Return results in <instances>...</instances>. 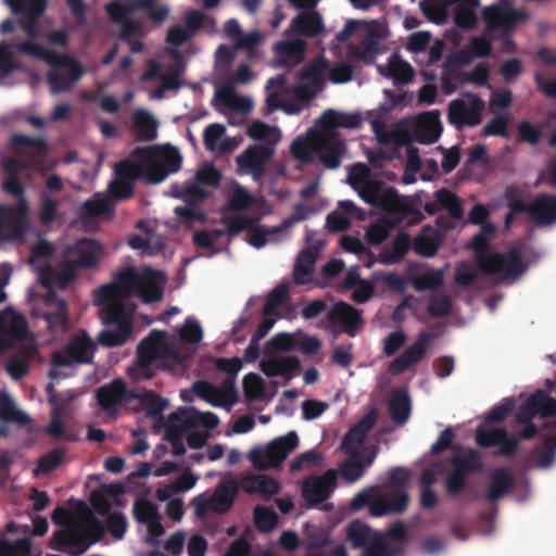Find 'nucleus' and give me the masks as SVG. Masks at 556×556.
I'll list each match as a JSON object with an SVG mask.
<instances>
[{
	"label": "nucleus",
	"mask_w": 556,
	"mask_h": 556,
	"mask_svg": "<svg viewBox=\"0 0 556 556\" xmlns=\"http://www.w3.org/2000/svg\"><path fill=\"white\" fill-rule=\"evenodd\" d=\"M139 278L140 275L132 267L124 268L111 283L99 289L96 303L99 318L105 327L97 337L100 345L121 346L131 337L132 309H127L126 301L135 295Z\"/></svg>",
	"instance_id": "obj_1"
},
{
	"label": "nucleus",
	"mask_w": 556,
	"mask_h": 556,
	"mask_svg": "<svg viewBox=\"0 0 556 556\" xmlns=\"http://www.w3.org/2000/svg\"><path fill=\"white\" fill-rule=\"evenodd\" d=\"M346 150L345 142L339 132L329 130L309 129L304 137L293 140L290 151L303 164H311L318 155L319 162L328 169H336L341 165L342 156Z\"/></svg>",
	"instance_id": "obj_2"
},
{
	"label": "nucleus",
	"mask_w": 556,
	"mask_h": 556,
	"mask_svg": "<svg viewBox=\"0 0 556 556\" xmlns=\"http://www.w3.org/2000/svg\"><path fill=\"white\" fill-rule=\"evenodd\" d=\"M488 247L489 240L479 232L470 241V248L475 251L477 267L482 274L517 278L526 271L527 266L517 249H510L506 253H485Z\"/></svg>",
	"instance_id": "obj_3"
},
{
	"label": "nucleus",
	"mask_w": 556,
	"mask_h": 556,
	"mask_svg": "<svg viewBox=\"0 0 556 556\" xmlns=\"http://www.w3.org/2000/svg\"><path fill=\"white\" fill-rule=\"evenodd\" d=\"M115 180L110 185L112 194L117 200L130 199L134 195V182L144 180L148 184H159L166 178V172L161 167H151L142 163L124 159L114 166Z\"/></svg>",
	"instance_id": "obj_4"
},
{
	"label": "nucleus",
	"mask_w": 556,
	"mask_h": 556,
	"mask_svg": "<svg viewBox=\"0 0 556 556\" xmlns=\"http://www.w3.org/2000/svg\"><path fill=\"white\" fill-rule=\"evenodd\" d=\"M104 535V527L96 518H91L87 528L79 523H70L64 529L54 532L53 540L58 544L54 548L66 552L71 556H79L89 546L99 542Z\"/></svg>",
	"instance_id": "obj_5"
},
{
	"label": "nucleus",
	"mask_w": 556,
	"mask_h": 556,
	"mask_svg": "<svg viewBox=\"0 0 556 556\" xmlns=\"http://www.w3.org/2000/svg\"><path fill=\"white\" fill-rule=\"evenodd\" d=\"M346 538L353 548H362V556H403L404 548L391 544L380 532L367 523L353 520L346 528Z\"/></svg>",
	"instance_id": "obj_6"
},
{
	"label": "nucleus",
	"mask_w": 556,
	"mask_h": 556,
	"mask_svg": "<svg viewBox=\"0 0 556 556\" xmlns=\"http://www.w3.org/2000/svg\"><path fill=\"white\" fill-rule=\"evenodd\" d=\"M166 333L161 330H152L148 337L140 341L136 351V361L128 367L127 375L135 381L152 379L157 369H161V346Z\"/></svg>",
	"instance_id": "obj_7"
},
{
	"label": "nucleus",
	"mask_w": 556,
	"mask_h": 556,
	"mask_svg": "<svg viewBox=\"0 0 556 556\" xmlns=\"http://www.w3.org/2000/svg\"><path fill=\"white\" fill-rule=\"evenodd\" d=\"M452 451L453 455L447 459L452 470L445 477L444 489L450 497H456L466 489L467 476L480 471L483 463L479 452L473 448L462 451L456 445Z\"/></svg>",
	"instance_id": "obj_8"
},
{
	"label": "nucleus",
	"mask_w": 556,
	"mask_h": 556,
	"mask_svg": "<svg viewBox=\"0 0 556 556\" xmlns=\"http://www.w3.org/2000/svg\"><path fill=\"white\" fill-rule=\"evenodd\" d=\"M14 15L18 16L17 24L20 28L30 38L36 39L41 36L38 22L48 7V0H3ZM16 22L7 18L0 24V33L5 35L13 33Z\"/></svg>",
	"instance_id": "obj_9"
},
{
	"label": "nucleus",
	"mask_w": 556,
	"mask_h": 556,
	"mask_svg": "<svg viewBox=\"0 0 556 556\" xmlns=\"http://www.w3.org/2000/svg\"><path fill=\"white\" fill-rule=\"evenodd\" d=\"M365 203L381 211L393 223H401L406 216L419 212L412 207L407 199L386 182L371 184L366 191Z\"/></svg>",
	"instance_id": "obj_10"
},
{
	"label": "nucleus",
	"mask_w": 556,
	"mask_h": 556,
	"mask_svg": "<svg viewBox=\"0 0 556 556\" xmlns=\"http://www.w3.org/2000/svg\"><path fill=\"white\" fill-rule=\"evenodd\" d=\"M299 445L295 431L271 441L265 448L256 447L249 453V459L256 469L276 468L287 458L288 454Z\"/></svg>",
	"instance_id": "obj_11"
},
{
	"label": "nucleus",
	"mask_w": 556,
	"mask_h": 556,
	"mask_svg": "<svg viewBox=\"0 0 556 556\" xmlns=\"http://www.w3.org/2000/svg\"><path fill=\"white\" fill-rule=\"evenodd\" d=\"M484 101L475 93H466L448 104L447 118L456 129L473 127L481 123Z\"/></svg>",
	"instance_id": "obj_12"
},
{
	"label": "nucleus",
	"mask_w": 556,
	"mask_h": 556,
	"mask_svg": "<svg viewBox=\"0 0 556 556\" xmlns=\"http://www.w3.org/2000/svg\"><path fill=\"white\" fill-rule=\"evenodd\" d=\"M96 350L94 342L83 330L74 336L65 349L52 354L51 364L54 367H71L74 364H89Z\"/></svg>",
	"instance_id": "obj_13"
},
{
	"label": "nucleus",
	"mask_w": 556,
	"mask_h": 556,
	"mask_svg": "<svg viewBox=\"0 0 556 556\" xmlns=\"http://www.w3.org/2000/svg\"><path fill=\"white\" fill-rule=\"evenodd\" d=\"M328 328L332 332H344L355 337L363 325L362 311L351 304L339 301L327 311Z\"/></svg>",
	"instance_id": "obj_14"
},
{
	"label": "nucleus",
	"mask_w": 556,
	"mask_h": 556,
	"mask_svg": "<svg viewBox=\"0 0 556 556\" xmlns=\"http://www.w3.org/2000/svg\"><path fill=\"white\" fill-rule=\"evenodd\" d=\"M135 396L134 389H128L121 378L103 384L96 392L98 405L109 415L116 414L118 407L129 404Z\"/></svg>",
	"instance_id": "obj_15"
},
{
	"label": "nucleus",
	"mask_w": 556,
	"mask_h": 556,
	"mask_svg": "<svg viewBox=\"0 0 556 556\" xmlns=\"http://www.w3.org/2000/svg\"><path fill=\"white\" fill-rule=\"evenodd\" d=\"M338 472L328 469L319 477L307 478L302 488L303 498L312 506L325 502L337 484Z\"/></svg>",
	"instance_id": "obj_16"
},
{
	"label": "nucleus",
	"mask_w": 556,
	"mask_h": 556,
	"mask_svg": "<svg viewBox=\"0 0 556 556\" xmlns=\"http://www.w3.org/2000/svg\"><path fill=\"white\" fill-rule=\"evenodd\" d=\"M239 489V483L233 479H228L222 482L210 501H203L197 505V513L202 515L207 509L218 514L227 513L231 508Z\"/></svg>",
	"instance_id": "obj_17"
},
{
	"label": "nucleus",
	"mask_w": 556,
	"mask_h": 556,
	"mask_svg": "<svg viewBox=\"0 0 556 556\" xmlns=\"http://www.w3.org/2000/svg\"><path fill=\"white\" fill-rule=\"evenodd\" d=\"M348 457L339 464L338 471L341 478L353 483L359 480L365 471L374 464L377 448L367 450L364 453H345Z\"/></svg>",
	"instance_id": "obj_18"
},
{
	"label": "nucleus",
	"mask_w": 556,
	"mask_h": 556,
	"mask_svg": "<svg viewBox=\"0 0 556 556\" xmlns=\"http://www.w3.org/2000/svg\"><path fill=\"white\" fill-rule=\"evenodd\" d=\"M376 421L377 410L372 409L348 430L341 441L340 450L344 453H361L358 447L365 442Z\"/></svg>",
	"instance_id": "obj_19"
},
{
	"label": "nucleus",
	"mask_w": 556,
	"mask_h": 556,
	"mask_svg": "<svg viewBox=\"0 0 556 556\" xmlns=\"http://www.w3.org/2000/svg\"><path fill=\"white\" fill-rule=\"evenodd\" d=\"M338 206L342 212L332 211L326 217L325 227L329 232L334 233L348 230L351 226L349 217L356 218L357 220H364L366 218L365 211L358 207L353 201H339Z\"/></svg>",
	"instance_id": "obj_20"
},
{
	"label": "nucleus",
	"mask_w": 556,
	"mask_h": 556,
	"mask_svg": "<svg viewBox=\"0 0 556 556\" xmlns=\"http://www.w3.org/2000/svg\"><path fill=\"white\" fill-rule=\"evenodd\" d=\"M535 225L540 227L556 224V194L539 193L529 203L526 212Z\"/></svg>",
	"instance_id": "obj_21"
},
{
	"label": "nucleus",
	"mask_w": 556,
	"mask_h": 556,
	"mask_svg": "<svg viewBox=\"0 0 556 556\" xmlns=\"http://www.w3.org/2000/svg\"><path fill=\"white\" fill-rule=\"evenodd\" d=\"M409 503L406 490H393L386 495H380L369 506L370 515L382 517L389 514H403Z\"/></svg>",
	"instance_id": "obj_22"
},
{
	"label": "nucleus",
	"mask_w": 556,
	"mask_h": 556,
	"mask_svg": "<svg viewBox=\"0 0 556 556\" xmlns=\"http://www.w3.org/2000/svg\"><path fill=\"white\" fill-rule=\"evenodd\" d=\"M49 64L55 66H67L66 73H62L56 70H52L48 73L47 79L53 93L67 91L71 89L72 85L76 83L84 74L81 64L68 56L66 61Z\"/></svg>",
	"instance_id": "obj_23"
},
{
	"label": "nucleus",
	"mask_w": 556,
	"mask_h": 556,
	"mask_svg": "<svg viewBox=\"0 0 556 556\" xmlns=\"http://www.w3.org/2000/svg\"><path fill=\"white\" fill-rule=\"evenodd\" d=\"M43 302L46 306L58 308V313H43L42 317L47 321L48 328L53 333H63L70 328V315L66 301L61 299L56 292L49 291Z\"/></svg>",
	"instance_id": "obj_24"
},
{
	"label": "nucleus",
	"mask_w": 556,
	"mask_h": 556,
	"mask_svg": "<svg viewBox=\"0 0 556 556\" xmlns=\"http://www.w3.org/2000/svg\"><path fill=\"white\" fill-rule=\"evenodd\" d=\"M429 339L430 337L428 333H421L416 342L390 363L388 368L389 372L392 376H399L412 365L419 362L427 351Z\"/></svg>",
	"instance_id": "obj_25"
},
{
	"label": "nucleus",
	"mask_w": 556,
	"mask_h": 556,
	"mask_svg": "<svg viewBox=\"0 0 556 556\" xmlns=\"http://www.w3.org/2000/svg\"><path fill=\"white\" fill-rule=\"evenodd\" d=\"M273 154L274 148L270 146H251L237 156V164L241 168H249L254 176H260Z\"/></svg>",
	"instance_id": "obj_26"
},
{
	"label": "nucleus",
	"mask_w": 556,
	"mask_h": 556,
	"mask_svg": "<svg viewBox=\"0 0 556 556\" xmlns=\"http://www.w3.org/2000/svg\"><path fill=\"white\" fill-rule=\"evenodd\" d=\"M306 43L301 39L279 41L275 45L277 67H294L304 61Z\"/></svg>",
	"instance_id": "obj_27"
},
{
	"label": "nucleus",
	"mask_w": 556,
	"mask_h": 556,
	"mask_svg": "<svg viewBox=\"0 0 556 556\" xmlns=\"http://www.w3.org/2000/svg\"><path fill=\"white\" fill-rule=\"evenodd\" d=\"M523 12L515 9H504L491 5L483 9L482 16L490 30L509 29L523 16Z\"/></svg>",
	"instance_id": "obj_28"
},
{
	"label": "nucleus",
	"mask_w": 556,
	"mask_h": 556,
	"mask_svg": "<svg viewBox=\"0 0 556 556\" xmlns=\"http://www.w3.org/2000/svg\"><path fill=\"white\" fill-rule=\"evenodd\" d=\"M238 483L248 494H260L264 500H269L280 491L279 482L266 475H244Z\"/></svg>",
	"instance_id": "obj_29"
},
{
	"label": "nucleus",
	"mask_w": 556,
	"mask_h": 556,
	"mask_svg": "<svg viewBox=\"0 0 556 556\" xmlns=\"http://www.w3.org/2000/svg\"><path fill=\"white\" fill-rule=\"evenodd\" d=\"M300 366V359L293 355L263 359L260 363V369L265 376L269 378L282 377L286 383L293 378L294 372L299 370Z\"/></svg>",
	"instance_id": "obj_30"
},
{
	"label": "nucleus",
	"mask_w": 556,
	"mask_h": 556,
	"mask_svg": "<svg viewBox=\"0 0 556 556\" xmlns=\"http://www.w3.org/2000/svg\"><path fill=\"white\" fill-rule=\"evenodd\" d=\"M321 248L323 241H318L315 247L305 248L299 253L292 273L295 285L303 286L311 282L314 265Z\"/></svg>",
	"instance_id": "obj_31"
},
{
	"label": "nucleus",
	"mask_w": 556,
	"mask_h": 556,
	"mask_svg": "<svg viewBox=\"0 0 556 556\" xmlns=\"http://www.w3.org/2000/svg\"><path fill=\"white\" fill-rule=\"evenodd\" d=\"M102 248L101 245L91 239L78 240L73 247L68 249V252L75 256L71 260L78 268H93L97 266Z\"/></svg>",
	"instance_id": "obj_32"
},
{
	"label": "nucleus",
	"mask_w": 556,
	"mask_h": 556,
	"mask_svg": "<svg viewBox=\"0 0 556 556\" xmlns=\"http://www.w3.org/2000/svg\"><path fill=\"white\" fill-rule=\"evenodd\" d=\"M317 125L321 130L338 132V128L355 129L362 124L359 114H346L336 110H326L317 119Z\"/></svg>",
	"instance_id": "obj_33"
},
{
	"label": "nucleus",
	"mask_w": 556,
	"mask_h": 556,
	"mask_svg": "<svg viewBox=\"0 0 556 556\" xmlns=\"http://www.w3.org/2000/svg\"><path fill=\"white\" fill-rule=\"evenodd\" d=\"M304 218V215L296 218H287L280 225L273 227L251 225L250 228L248 229V243L256 249H261L265 247L266 243L269 240H271L277 233L291 227L294 220H302Z\"/></svg>",
	"instance_id": "obj_34"
},
{
	"label": "nucleus",
	"mask_w": 556,
	"mask_h": 556,
	"mask_svg": "<svg viewBox=\"0 0 556 556\" xmlns=\"http://www.w3.org/2000/svg\"><path fill=\"white\" fill-rule=\"evenodd\" d=\"M290 29L304 37H316L324 30V24L317 11H308L298 14L292 20Z\"/></svg>",
	"instance_id": "obj_35"
},
{
	"label": "nucleus",
	"mask_w": 556,
	"mask_h": 556,
	"mask_svg": "<svg viewBox=\"0 0 556 556\" xmlns=\"http://www.w3.org/2000/svg\"><path fill=\"white\" fill-rule=\"evenodd\" d=\"M514 485V476L507 468H497L489 477L486 498L495 502L505 496Z\"/></svg>",
	"instance_id": "obj_36"
},
{
	"label": "nucleus",
	"mask_w": 556,
	"mask_h": 556,
	"mask_svg": "<svg viewBox=\"0 0 556 556\" xmlns=\"http://www.w3.org/2000/svg\"><path fill=\"white\" fill-rule=\"evenodd\" d=\"M157 273L152 269H146L139 278L135 295L144 303L161 301L163 298V288L156 280Z\"/></svg>",
	"instance_id": "obj_37"
},
{
	"label": "nucleus",
	"mask_w": 556,
	"mask_h": 556,
	"mask_svg": "<svg viewBox=\"0 0 556 556\" xmlns=\"http://www.w3.org/2000/svg\"><path fill=\"white\" fill-rule=\"evenodd\" d=\"M440 113L430 111L420 115L418 121L417 137L420 143H433L441 136Z\"/></svg>",
	"instance_id": "obj_38"
},
{
	"label": "nucleus",
	"mask_w": 556,
	"mask_h": 556,
	"mask_svg": "<svg viewBox=\"0 0 556 556\" xmlns=\"http://www.w3.org/2000/svg\"><path fill=\"white\" fill-rule=\"evenodd\" d=\"M349 184L357 191L359 198L366 199V191L371 184H380L382 180L374 179L369 167L364 163H355L351 166L348 177Z\"/></svg>",
	"instance_id": "obj_39"
},
{
	"label": "nucleus",
	"mask_w": 556,
	"mask_h": 556,
	"mask_svg": "<svg viewBox=\"0 0 556 556\" xmlns=\"http://www.w3.org/2000/svg\"><path fill=\"white\" fill-rule=\"evenodd\" d=\"M11 47L13 50L20 53L30 55L35 59L43 60L47 63H60L67 60L66 55H62L52 50H48L42 46L34 42L33 40L20 41L11 45Z\"/></svg>",
	"instance_id": "obj_40"
},
{
	"label": "nucleus",
	"mask_w": 556,
	"mask_h": 556,
	"mask_svg": "<svg viewBox=\"0 0 556 556\" xmlns=\"http://www.w3.org/2000/svg\"><path fill=\"white\" fill-rule=\"evenodd\" d=\"M410 399L406 391L396 390L389 402L391 419L397 425H404L410 416Z\"/></svg>",
	"instance_id": "obj_41"
},
{
	"label": "nucleus",
	"mask_w": 556,
	"mask_h": 556,
	"mask_svg": "<svg viewBox=\"0 0 556 556\" xmlns=\"http://www.w3.org/2000/svg\"><path fill=\"white\" fill-rule=\"evenodd\" d=\"M134 393L137 395L134 397V401L140 403L146 409L148 417L161 415L168 405V401L157 395L154 391L137 388L134 389Z\"/></svg>",
	"instance_id": "obj_42"
},
{
	"label": "nucleus",
	"mask_w": 556,
	"mask_h": 556,
	"mask_svg": "<svg viewBox=\"0 0 556 556\" xmlns=\"http://www.w3.org/2000/svg\"><path fill=\"white\" fill-rule=\"evenodd\" d=\"M134 126L137 129V139L152 141L156 138L157 123L154 117L144 110H137L132 116Z\"/></svg>",
	"instance_id": "obj_43"
},
{
	"label": "nucleus",
	"mask_w": 556,
	"mask_h": 556,
	"mask_svg": "<svg viewBox=\"0 0 556 556\" xmlns=\"http://www.w3.org/2000/svg\"><path fill=\"white\" fill-rule=\"evenodd\" d=\"M0 332L10 334L15 339H23L27 333L26 319L22 315L2 311L0 312Z\"/></svg>",
	"instance_id": "obj_44"
},
{
	"label": "nucleus",
	"mask_w": 556,
	"mask_h": 556,
	"mask_svg": "<svg viewBox=\"0 0 556 556\" xmlns=\"http://www.w3.org/2000/svg\"><path fill=\"white\" fill-rule=\"evenodd\" d=\"M0 420L20 426H26L31 422V418L24 412H21L5 392L0 393Z\"/></svg>",
	"instance_id": "obj_45"
},
{
	"label": "nucleus",
	"mask_w": 556,
	"mask_h": 556,
	"mask_svg": "<svg viewBox=\"0 0 556 556\" xmlns=\"http://www.w3.org/2000/svg\"><path fill=\"white\" fill-rule=\"evenodd\" d=\"M28 228V223L18 220L8 214H0V243L22 239Z\"/></svg>",
	"instance_id": "obj_46"
},
{
	"label": "nucleus",
	"mask_w": 556,
	"mask_h": 556,
	"mask_svg": "<svg viewBox=\"0 0 556 556\" xmlns=\"http://www.w3.org/2000/svg\"><path fill=\"white\" fill-rule=\"evenodd\" d=\"M305 528L306 536L303 545L307 551L306 556H327L320 549L330 544L329 535L317 527L306 525Z\"/></svg>",
	"instance_id": "obj_47"
},
{
	"label": "nucleus",
	"mask_w": 556,
	"mask_h": 556,
	"mask_svg": "<svg viewBox=\"0 0 556 556\" xmlns=\"http://www.w3.org/2000/svg\"><path fill=\"white\" fill-rule=\"evenodd\" d=\"M146 5H148L147 0H128L126 2L113 1L106 4L105 11L113 22L119 24L125 22L129 15L139 11L140 7Z\"/></svg>",
	"instance_id": "obj_48"
},
{
	"label": "nucleus",
	"mask_w": 556,
	"mask_h": 556,
	"mask_svg": "<svg viewBox=\"0 0 556 556\" xmlns=\"http://www.w3.org/2000/svg\"><path fill=\"white\" fill-rule=\"evenodd\" d=\"M191 413L192 407H185L170 414L165 427V432H174L185 435L188 430L194 429V420Z\"/></svg>",
	"instance_id": "obj_49"
},
{
	"label": "nucleus",
	"mask_w": 556,
	"mask_h": 556,
	"mask_svg": "<svg viewBox=\"0 0 556 556\" xmlns=\"http://www.w3.org/2000/svg\"><path fill=\"white\" fill-rule=\"evenodd\" d=\"M389 76L395 85L408 84L414 78L412 65L397 54H392L388 63Z\"/></svg>",
	"instance_id": "obj_50"
},
{
	"label": "nucleus",
	"mask_w": 556,
	"mask_h": 556,
	"mask_svg": "<svg viewBox=\"0 0 556 556\" xmlns=\"http://www.w3.org/2000/svg\"><path fill=\"white\" fill-rule=\"evenodd\" d=\"M247 135L251 139L256 141H264L267 143L266 146L270 147L276 144L280 138L278 128L269 126L268 124L261 121L253 122L248 127Z\"/></svg>",
	"instance_id": "obj_51"
},
{
	"label": "nucleus",
	"mask_w": 556,
	"mask_h": 556,
	"mask_svg": "<svg viewBox=\"0 0 556 556\" xmlns=\"http://www.w3.org/2000/svg\"><path fill=\"white\" fill-rule=\"evenodd\" d=\"M77 268L78 267L75 266L72 261L66 262L61 271H55L50 265H48L41 273V281L43 285H48L49 280L53 279L59 287L64 288L76 278Z\"/></svg>",
	"instance_id": "obj_52"
},
{
	"label": "nucleus",
	"mask_w": 556,
	"mask_h": 556,
	"mask_svg": "<svg viewBox=\"0 0 556 556\" xmlns=\"http://www.w3.org/2000/svg\"><path fill=\"white\" fill-rule=\"evenodd\" d=\"M378 52L379 42L372 34H368L359 47L351 46L349 48V55L363 61L365 64H372Z\"/></svg>",
	"instance_id": "obj_53"
},
{
	"label": "nucleus",
	"mask_w": 556,
	"mask_h": 556,
	"mask_svg": "<svg viewBox=\"0 0 556 556\" xmlns=\"http://www.w3.org/2000/svg\"><path fill=\"white\" fill-rule=\"evenodd\" d=\"M444 282V276L442 270H429L419 275H416L412 279L414 289L418 292L434 291L442 287Z\"/></svg>",
	"instance_id": "obj_54"
},
{
	"label": "nucleus",
	"mask_w": 556,
	"mask_h": 556,
	"mask_svg": "<svg viewBox=\"0 0 556 556\" xmlns=\"http://www.w3.org/2000/svg\"><path fill=\"white\" fill-rule=\"evenodd\" d=\"M412 248L409 235L400 232L394 237L390 252H384L383 260L388 264L401 262Z\"/></svg>",
	"instance_id": "obj_55"
},
{
	"label": "nucleus",
	"mask_w": 556,
	"mask_h": 556,
	"mask_svg": "<svg viewBox=\"0 0 556 556\" xmlns=\"http://www.w3.org/2000/svg\"><path fill=\"white\" fill-rule=\"evenodd\" d=\"M434 197L439 205L445 208L453 218L459 219L463 216L462 202L456 193L441 188L434 192Z\"/></svg>",
	"instance_id": "obj_56"
},
{
	"label": "nucleus",
	"mask_w": 556,
	"mask_h": 556,
	"mask_svg": "<svg viewBox=\"0 0 556 556\" xmlns=\"http://www.w3.org/2000/svg\"><path fill=\"white\" fill-rule=\"evenodd\" d=\"M254 523L258 531L269 532L278 525V515L269 507L256 506L253 511Z\"/></svg>",
	"instance_id": "obj_57"
},
{
	"label": "nucleus",
	"mask_w": 556,
	"mask_h": 556,
	"mask_svg": "<svg viewBox=\"0 0 556 556\" xmlns=\"http://www.w3.org/2000/svg\"><path fill=\"white\" fill-rule=\"evenodd\" d=\"M289 298V285L282 282L275 287L268 294L263 307V315H271Z\"/></svg>",
	"instance_id": "obj_58"
},
{
	"label": "nucleus",
	"mask_w": 556,
	"mask_h": 556,
	"mask_svg": "<svg viewBox=\"0 0 556 556\" xmlns=\"http://www.w3.org/2000/svg\"><path fill=\"white\" fill-rule=\"evenodd\" d=\"M23 66L13 59V49L11 45L0 42V81L16 71H22Z\"/></svg>",
	"instance_id": "obj_59"
},
{
	"label": "nucleus",
	"mask_w": 556,
	"mask_h": 556,
	"mask_svg": "<svg viewBox=\"0 0 556 556\" xmlns=\"http://www.w3.org/2000/svg\"><path fill=\"white\" fill-rule=\"evenodd\" d=\"M414 251L424 257H433L440 249V240L435 236L418 235L413 242Z\"/></svg>",
	"instance_id": "obj_60"
},
{
	"label": "nucleus",
	"mask_w": 556,
	"mask_h": 556,
	"mask_svg": "<svg viewBox=\"0 0 556 556\" xmlns=\"http://www.w3.org/2000/svg\"><path fill=\"white\" fill-rule=\"evenodd\" d=\"M83 212L88 217H98L112 213L111 202L99 193L83 204Z\"/></svg>",
	"instance_id": "obj_61"
},
{
	"label": "nucleus",
	"mask_w": 556,
	"mask_h": 556,
	"mask_svg": "<svg viewBox=\"0 0 556 556\" xmlns=\"http://www.w3.org/2000/svg\"><path fill=\"white\" fill-rule=\"evenodd\" d=\"M507 207L513 214L526 213L529 203L522 200V190L517 185H508L504 191Z\"/></svg>",
	"instance_id": "obj_62"
},
{
	"label": "nucleus",
	"mask_w": 556,
	"mask_h": 556,
	"mask_svg": "<svg viewBox=\"0 0 556 556\" xmlns=\"http://www.w3.org/2000/svg\"><path fill=\"white\" fill-rule=\"evenodd\" d=\"M46 433L67 442H75L78 439L76 434L66 430V427L62 420V416L56 409L52 412V418L46 427Z\"/></svg>",
	"instance_id": "obj_63"
},
{
	"label": "nucleus",
	"mask_w": 556,
	"mask_h": 556,
	"mask_svg": "<svg viewBox=\"0 0 556 556\" xmlns=\"http://www.w3.org/2000/svg\"><path fill=\"white\" fill-rule=\"evenodd\" d=\"M40 202L39 220L42 225L48 226L55 220L60 202L52 199L47 192H41Z\"/></svg>",
	"instance_id": "obj_64"
}]
</instances>
